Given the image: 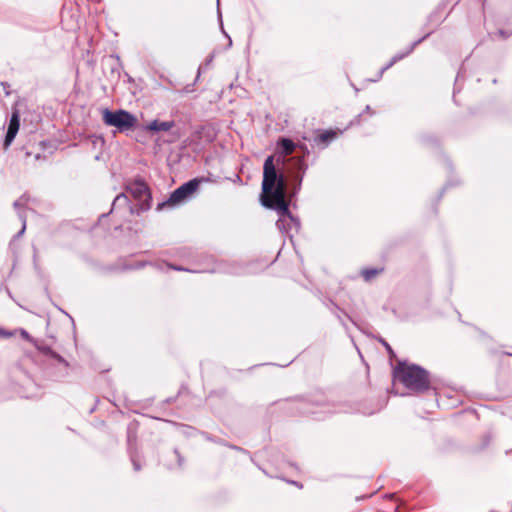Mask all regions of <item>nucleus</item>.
<instances>
[{"label": "nucleus", "instance_id": "18", "mask_svg": "<svg viewBox=\"0 0 512 512\" xmlns=\"http://www.w3.org/2000/svg\"><path fill=\"white\" fill-rule=\"evenodd\" d=\"M498 33H499V35H500L501 37H504V38L509 37V34L505 33L503 30H499V32H498Z\"/></svg>", "mask_w": 512, "mask_h": 512}, {"label": "nucleus", "instance_id": "5", "mask_svg": "<svg viewBox=\"0 0 512 512\" xmlns=\"http://www.w3.org/2000/svg\"><path fill=\"white\" fill-rule=\"evenodd\" d=\"M127 192L130 193L136 200H143L150 198V193L147 185L142 180H135L130 183L127 188Z\"/></svg>", "mask_w": 512, "mask_h": 512}, {"label": "nucleus", "instance_id": "6", "mask_svg": "<svg viewBox=\"0 0 512 512\" xmlns=\"http://www.w3.org/2000/svg\"><path fill=\"white\" fill-rule=\"evenodd\" d=\"M337 137V133L334 130H326L321 132L314 138V142L318 147L325 148Z\"/></svg>", "mask_w": 512, "mask_h": 512}, {"label": "nucleus", "instance_id": "16", "mask_svg": "<svg viewBox=\"0 0 512 512\" xmlns=\"http://www.w3.org/2000/svg\"><path fill=\"white\" fill-rule=\"evenodd\" d=\"M40 350H41L43 353H45V354H47V355H49V356H51V352H53L50 348H47V347H45V348H40Z\"/></svg>", "mask_w": 512, "mask_h": 512}, {"label": "nucleus", "instance_id": "11", "mask_svg": "<svg viewBox=\"0 0 512 512\" xmlns=\"http://www.w3.org/2000/svg\"><path fill=\"white\" fill-rule=\"evenodd\" d=\"M382 271H383L382 268L381 269H365L362 271V276L364 277V279L366 281H369L372 278H374L375 276H377L378 274H380Z\"/></svg>", "mask_w": 512, "mask_h": 512}, {"label": "nucleus", "instance_id": "12", "mask_svg": "<svg viewBox=\"0 0 512 512\" xmlns=\"http://www.w3.org/2000/svg\"><path fill=\"white\" fill-rule=\"evenodd\" d=\"M51 357L56 359L58 362L63 363L64 365L68 366L67 361L61 355L57 354L56 352H51Z\"/></svg>", "mask_w": 512, "mask_h": 512}, {"label": "nucleus", "instance_id": "15", "mask_svg": "<svg viewBox=\"0 0 512 512\" xmlns=\"http://www.w3.org/2000/svg\"><path fill=\"white\" fill-rule=\"evenodd\" d=\"M0 336L8 338V337L13 336V333L9 332V331H6V330H3V329H0Z\"/></svg>", "mask_w": 512, "mask_h": 512}, {"label": "nucleus", "instance_id": "19", "mask_svg": "<svg viewBox=\"0 0 512 512\" xmlns=\"http://www.w3.org/2000/svg\"><path fill=\"white\" fill-rule=\"evenodd\" d=\"M133 465H134V469L136 471H139L140 470V465L138 463H136L135 461L133 462Z\"/></svg>", "mask_w": 512, "mask_h": 512}, {"label": "nucleus", "instance_id": "13", "mask_svg": "<svg viewBox=\"0 0 512 512\" xmlns=\"http://www.w3.org/2000/svg\"><path fill=\"white\" fill-rule=\"evenodd\" d=\"M16 136L14 135H11L9 133H6V136H5V140H4V145L5 146H9L13 140L15 139Z\"/></svg>", "mask_w": 512, "mask_h": 512}, {"label": "nucleus", "instance_id": "3", "mask_svg": "<svg viewBox=\"0 0 512 512\" xmlns=\"http://www.w3.org/2000/svg\"><path fill=\"white\" fill-rule=\"evenodd\" d=\"M101 113L103 123L106 126L114 127L116 132L120 133L134 129L138 122L135 115L123 109L111 111L104 108Z\"/></svg>", "mask_w": 512, "mask_h": 512}, {"label": "nucleus", "instance_id": "20", "mask_svg": "<svg viewBox=\"0 0 512 512\" xmlns=\"http://www.w3.org/2000/svg\"><path fill=\"white\" fill-rule=\"evenodd\" d=\"M22 335L27 338L28 337V333L25 331V330H22Z\"/></svg>", "mask_w": 512, "mask_h": 512}, {"label": "nucleus", "instance_id": "14", "mask_svg": "<svg viewBox=\"0 0 512 512\" xmlns=\"http://www.w3.org/2000/svg\"><path fill=\"white\" fill-rule=\"evenodd\" d=\"M121 201H127V196H126L125 194H119V195L114 199L113 205H115L116 203L121 202Z\"/></svg>", "mask_w": 512, "mask_h": 512}, {"label": "nucleus", "instance_id": "1", "mask_svg": "<svg viewBox=\"0 0 512 512\" xmlns=\"http://www.w3.org/2000/svg\"><path fill=\"white\" fill-rule=\"evenodd\" d=\"M262 192L264 206L275 209L280 218H292L289 205L285 200V181L276 171L274 156H268L264 162ZM281 221L282 219H279L277 222L278 227Z\"/></svg>", "mask_w": 512, "mask_h": 512}, {"label": "nucleus", "instance_id": "10", "mask_svg": "<svg viewBox=\"0 0 512 512\" xmlns=\"http://www.w3.org/2000/svg\"><path fill=\"white\" fill-rule=\"evenodd\" d=\"M417 43H418V42L414 43V44H413V45L408 49V51H407L406 53H403V54H397V55H395V56L391 59V61L389 62V64H388L384 69H388V68L392 67V66H393L397 61H399V60L403 59L405 56L409 55V54L413 51V49H414V47H415V45H416Z\"/></svg>", "mask_w": 512, "mask_h": 512}, {"label": "nucleus", "instance_id": "8", "mask_svg": "<svg viewBox=\"0 0 512 512\" xmlns=\"http://www.w3.org/2000/svg\"><path fill=\"white\" fill-rule=\"evenodd\" d=\"M278 147L281 148V152L284 156L290 155L294 152L295 144L288 138H281L278 141Z\"/></svg>", "mask_w": 512, "mask_h": 512}, {"label": "nucleus", "instance_id": "7", "mask_svg": "<svg viewBox=\"0 0 512 512\" xmlns=\"http://www.w3.org/2000/svg\"><path fill=\"white\" fill-rule=\"evenodd\" d=\"M174 127V121H159L153 120L149 125H147L146 129L149 131L159 132V131H169Z\"/></svg>", "mask_w": 512, "mask_h": 512}, {"label": "nucleus", "instance_id": "9", "mask_svg": "<svg viewBox=\"0 0 512 512\" xmlns=\"http://www.w3.org/2000/svg\"><path fill=\"white\" fill-rule=\"evenodd\" d=\"M19 126H20V123H19L18 113H13V115L10 119L7 133L16 136L17 132L19 130Z\"/></svg>", "mask_w": 512, "mask_h": 512}, {"label": "nucleus", "instance_id": "17", "mask_svg": "<svg viewBox=\"0 0 512 512\" xmlns=\"http://www.w3.org/2000/svg\"><path fill=\"white\" fill-rule=\"evenodd\" d=\"M170 268L173 269V270H177V271H187L186 269H184V268H182L180 266L171 265Z\"/></svg>", "mask_w": 512, "mask_h": 512}, {"label": "nucleus", "instance_id": "2", "mask_svg": "<svg viewBox=\"0 0 512 512\" xmlns=\"http://www.w3.org/2000/svg\"><path fill=\"white\" fill-rule=\"evenodd\" d=\"M394 379L409 391L423 393L430 387L428 372L415 364L399 362L393 372Z\"/></svg>", "mask_w": 512, "mask_h": 512}, {"label": "nucleus", "instance_id": "4", "mask_svg": "<svg viewBox=\"0 0 512 512\" xmlns=\"http://www.w3.org/2000/svg\"><path fill=\"white\" fill-rule=\"evenodd\" d=\"M201 181V179L194 178L184 183L183 185H181L172 192V194L170 195L166 202L158 204V209H162V207H164L165 205L174 206L182 202L183 200L187 199L198 189Z\"/></svg>", "mask_w": 512, "mask_h": 512}]
</instances>
